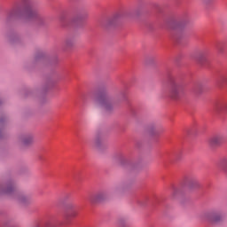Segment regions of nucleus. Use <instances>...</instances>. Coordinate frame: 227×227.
Masks as SVG:
<instances>
[{"label":"nucleus","instance_id":"nucleus-1","mask_svg":"<svg viewBox=\"0 0 227 227\" xmlns=\"http://www.w3.org/2000/svg\"><path fill=\"white\" fill-rule=\"evenodd\" d=\"M8 20L12 19H22L27 22L32 20H40L38 12H36V3L33 0H23L22 8L15 4L14 6L7 12Z\"/></svg>","mask_w":227,"mask_h":227},{"label":"nucleus","instance_id":"nucleus-2","mask_svg":"<svg viewBox=\"0 0 227 227\" xmlns=\"http://www.w3.org/2000/svg\"><path fill=\"white\" fill-rule=\"evenodd\" d=\"M95 104L98 107H101V109L109 112L113 111L114 101L113 100V98L109 96V94L103 92L98 95L95 99Z\"/></svg>","mask_w":227,"mask_h":227},{"label":"nucleus","instance_id":"nucleus-3","mask_svg":"<svg viewBox=\"0 0 227 227\" xmlns=\"http://www.w3.org/2000/svg\"><path fill=\"white\" fill-rule=\"evenodd\" d=\"M185 95V90H184V85L176 82L175 79H170V90L169 97L173 98V100H180L182 97Z\"/></svg>","mask_w":227,"mask_h":227},{"label":"nucleus","instance_id":"nucleus-4","mask_svg":"<svg viewBox=\"0 0 227 227\" xmlns=\"http://www.w3.org/2000/svg\"><path fill=\"white\" fill-rule=\"evenodd\" d=\"M89 201H90V203H98L100 201H102L103 200H106V192H99L98 193H94L92 195H90L88 198Z\"/></svg>","mask_w":227,"mask_h":227},{"label":"nucleus","instance_id":"nucleus-5","mask_svg":"<svg viewBox=\"0 0 227 227\" xmlns=\"http://www.w3.org/2000/svg\"><path fill=\"white\" fill-rule=\"evenodd\" d=\"M222 143H224V137L223 135H216L209 140L211 146H219Z\"/></svg>","mask_w":227,"mask_h":227},{"label":"nucleus","instance_id":"nucleus-6","mask_svg":"<svg viewBox=\"0 0 227 227\" xmlns=\"http://www.w3.org/2000/svg\"><path fill=\"white\" fill-rule=\"evenodd\" d=\"M206 219H207L209 223H219L223 220V216H221V215H218L217 213H207L206 215Z\"/></svg>","mask_w":227,"mask_h":227},{"label":"nucleus","instance_id":"nucleus-7","mask_svg":"<svg viewBox=\"0 0 227 227\" xmlns=\"http://www.w3.org/2000/svg\"><path fill=\"white\" fill-rule=\"evenodd\" d=\"M0 190H2V192H4V194H13L15 191V186L13 185V184L9 183L5 187L0 188Z\"/></svg>","mask_w":227,"mask_h":227},{"label":"nucleus","instance_id":"nucleus-8","mask_svg":"<svg viewBox=\"0 0 227 227\" xmlns=\"http://www.w3.org/2000/svg\"><path fill=\"white\" fill-rule=\"evenodd\" d=\"M76 215H77V211L72 210L69 213H66L64 219L66 223H70V220L75 218Z\"/></svg>","mask_w":227,"mask_h":227},{"label":"nucleus","instance_id":"nucleus-9","mask_svg":"<svg viewBox=\"0 0 227 227\" xmlns=\"http://www.w3.org/2000/svg\"><path fill=\"white\" fill-rule=\"evenodd\" d=\"M208 56V51H200L197 57V59L201 63L207 59Z\"/></svg>","mask_w":227,"mask_h":227},{"label":"nucleus","instance_id":"nucleus-10","mask_svg":"<svg viewBox=\"0 0 227 227\" xmlns=\"http://www.w3.org/2000/svg\"><path fill=\"white\" fill-rule=\"evenodd\" d=\"M18 201H20L21 205H27V203H29V199L24 195H20L18 197Z\"/></svg>","mask_w":227,"mask_h":227},{"label":"nucleus","instance_id":"nucleus-11","mask_svg":"<svg viewBox=\"0 0 227 227\" xmlns=\"http://www.w3.org/2000/svg\"><path fill=\"white\" fill-rule=\"evenodd\" d=\"M219 167L221 168V169H223V171H226V169H227V157H224L220 160Z\"/></svg>","mask_w":227,"mask_h":227},{"label":"nucleus","instance_id":"nucleus-12","mask_svg":"<svg viewBox=\"0 0 227 227\" xmlns=\"http://www.w3.org/2000/svg\"><path fill=\"white\" fill-rule=\"evenodd\" d=\"M22 143L25 146H27V145H31V143H33V137L28 136L24 137Z\"/></svg>","mask_w":227,"mask_h":227},{"label":"nucleus","instance_id":"nucleus-13","mask_svg":"<svg viewBox=\"0 0 227 227\" xmlns=\"http://www.w3.org/2000/svg\"><path fill=\"white\" fill-rule=\"evenodd\" d=\"M190 187H200V182L196 179H192L190 181Z\"/></svg>","mask_w":227,"mask_h":227},{"label":"nucleus","instance_id":"nucleus-14","mask_svg":"<svg viewBox=\"0 0 227 227\" xmlns=\"http://www.w3.org/2000/svg\"><path fill=\"white\" fill-rule=\"evenodd\" d=\"M221 81H222V82H223L224 84H227V76H223V77L221 78Z\"/></svg>","mask_w":227,"mask_h":227},{"label":"nucleus","instance_id":"nucleus-15","mask_svg":"<svg viewBox=\"0 0 227 227\" xmlns=\"http://www.w3.org/2000/svg\"><path fill=\"white\" fill-rule=\"evenodd\" d=\"M108 24H109V26H113V24H114V20H109Z\"/></svg>","mask_w":227,"mask_h":227},{"label":"nucleus","instance_id":"nucleus-16","mask_svg":"<svg viewBox=\"0 0 227 227\" xmlns=\"http://www.w3.org/2000/svg\"><path fill=\"white\" fill-rule=\"evenodd\" d=\"M216 49H217V51H219V52H223V49H221V45H218V46L216 47Z\"/></svg>","mask_w":227,"mask_h":227},{"label":"nucleus","instance_id":"nucleus-17","mask_svg":"<svg viewBox=\"0 0 227 227\" xmlns=\"http://www.w3.org/2000/svg\"><path fill=\"white\" fill-rule=\"evenodd\" d=\"M180 27H182V24L178 23V24L176 26V29H180Z\"/></svg>","mask_w":227,"mask_h":227},{"label":"nucleus","instance_id":"nucleus-18","mask_svg":"<svg viewBox=\"0 0 227 227\" xmlns=\"http://www.w3.org/2000/svg\"><path fill=\"white\" fill-rule=\"evenodd\" d=\"M66 44H67V46H70V45H72V42L70 43L69 41H67V42H66Z\"/></svg>","mask_w":227,"mask_h":227},{"label":"nucleus","instance_id":"nucleus-19","mask_svg":"<svg viewBox=\"0 0 227 227\" xmlns=\"http://www.w3.org/2000/svg\"><path fill=\"white\" fill-rule=\"evenodd\" d=\"M176 193V191H174V192H173V196H175V194Z\"/></svg>","mask_w":227,"mask_h":227},{"label":"nucleus","instance_id":"nucleus-20","mask_svg":"<svg viewBox=\"0 0 227 227\" xmlns=\"http://www.w3.org/2000/svg\"><path fill=\"white\" fill-rule=\"evenodd\" d=\"M61 22H63V19H60Z\"/></svg>","mask_w":227,"mask_h":227}]
</instances>
